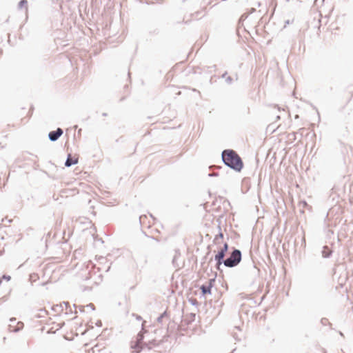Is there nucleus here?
I'll list each match as a JSON object with an SVG mask.
<instances>
[{
  "label": "nucleus",
  "instance_id": "nucleus-1",
  "mask_svg": "<svg viewBox=\"0 0 353 353\" xmlns=\"http://www.w3.org/2000/svg\"><path fill=\"white\" fill-rule=\"evenodd\" d=\"M224 163L231 168L240 171L243 168V162L240 157L233 150H224L222 153Z\"/></svg>",
  "mask_w": 353,
  "mask_h": 353
},
{
  "label": "nucleus",
  "instance_id": "nucleus-2",
  "mask_svg": "<svg viewBox=\"0 0 353 353\" xmlns=\"http://www.w3.org/2000/svg\"><path fill=\"white\" fill-rule=\"evenodd\" d=\"M140 222L142 226V229L144 232L149 236H151L156 240H159L160 238V232L157 228V225L154 223V220L151 217H148L146 215L141 216L140 217Z\"/></svg>",
  "mask_w": 353,
  "mask_h": 353
},
{
  "label": "nucleus",
  "instance_id": "nucleus-3",
  "mask_svg": "<svg viewBox=\"0 0 353 353\" xmlns=\"http://www.w3.org/2000/svg\"><path fill=\"white\" fill-rule=\"evenodd\" d=\"M214 242L218 245V252L214 256V259L217 261V264L221 265V261L228 251V245L226 242L223 241V234L222 233L215 236Z\"/></svg>",
  "mask_w": 353,
  "mask_h": 353
},
{
  "label": "nucleus",
  "instance_id": "nucleus-4",
  "mask_svg": "<svg viewBox=\"0 0 353 353\" xmlns=\"http://www.w3.org/2000/svg\"><path fill=\"white\" fill-rule=\"evenodd\" d=\"M241 260V253L239 250H234L230 258L227 259L224 261V264L227 267H234L236 266Z\"/></svg>",
  "mask_w": 353,
  "mask_h": 353
},
{
  "label": "nucleus",
  "instance_id": "nucleus-5",
  "mask_svg": "<svg viewBox=\"0 0 353 353\" xmlns=\"http://www.w3.org/2000/svg\"><path fill=\"white\" fill-rule=\"evenodd\" d=\"M143 340V335L139 334L135 340L132 341L131 342V348L133 350V352L135 353H139L142 346H141V341Z\"/></svg>",
  "mask_w": 353,
  "mask_h": 353
},
{
  "label": "nucleus",
  "instance_id": "nucleus-6",
  "mask_svg": "<svg viewBox=\"0 0 353 353\" xmlns=\"http://www.w3.org/2000/svg\"><path fill=\"white\" fill-rule=\"evenodd\" d=\"M81 324L77 321V319H75V321L71 324L72 329H75V330L72 332L71 338H72L73 336H78L79 334H83L85 333V330L81 329Z\"/></svg>",
  "mask_w": 353,
  "mask_h": 353
},
{
  "label": "nucleus",
  "instance_id": "nucleus-7",
  "mask_svg": "<svg viewBox=\"0 0 353 353\" xmlns=\"http://www.w3.org/2000/svg\"><path fill=\"white\" fill-rule=\"evenodd\" d=\"M63 324V321L60 319H57V321L50 320L48 325L50 326L49 332H55L57 330H59Z\"/></svg>",
  "mask_w": 353,
  "mask_h": 353
},
{
  "label": "nucleus",
  "instance_id": "nucleus-8",
  "mask_svg": "<svg viewBox=\"0 0 353 353\" xmlns=\"http://www.w3.org/2000/svg\"><path fill=\"white\" fill-rule=\"evenodd\" d=\"M63 134V130L58 128L56 131H52L49 133V138L51 141H54L57 140Z\"/></svg>",
  "mask_w": 353,
  "mask_h": 353
},
{
  "label": "nucleus",
  "instance_id": "nucleus-9",
  "mask_svg": "<svg viewBox=\"0 0 353 353\" xmlns=\"http://www.w3.org/2000/svg\"><path fill=\"white\" fill-rule=\"evenodd\" d=\"M214 281L213 279H211L209 282V284L208 285H202L201 287V290L202 291V294L203 295H205L207 294H211V288L212 287V283L214 282Z\"/></svg>",
  "mask_w": 353,
  "mask_h": 353
},
{
  "label": "nucleus",
  "instance_id": "nucleus-10",
  "mask_svg": "<svg viewBox=\"0 0 353 353\" xmlns=\"http://www.w3.org/2000/svg\"><path fill=\"white\" fill-rule=\"evenodd\" d=\"M78 163V158L77 157H72L71 154H69L68 157V159L65 161V166L70 167L72 165L77 164Z\"/></svg>",
  "mask_w": 353,
  "mask_h": 353
},
{
  "label": "nucleus",
  "instance_id": "nucleus-11",
  "mask_svg": "<svg viewBox=\"0 0 353 353\" xmlns=\"http://www.w3.org/2000/svg\"><path fill=\"white\" fill-rule=\"evenodd\" d=\"M68 307H70V303L68 302H63L59 305H56L53 307V310H63V308L67 309Z\"/></svg>",
  "mask_w": 353,
  "mask_h": 353
},
{
  "label": "nucleus",
  "instance_id": "nucleus-12",
  "mask_svg": "<svg viewBox=\"0 0 353 353\" xmlns=\"http://www.w3.org/2000/svg\"><path fill=\"white\" fill-rule=\"evenodd\" d=\"M17 325H18L17 330H19V329L22 328L23 324L21 322H18Z\"/></svg>",
  "mask_w": 353,
  "mask_h": 353
},
{
  "label": "nucleus",
  "instance_id": "nucleus-13",
  "mask_svg": "<svg viewBox=\"0 0 353 353\" xmlns=\"http://www.w3.org/2000/svg\"><path fill=\"white\" fill-rule=\"evenodd\" d=\"M22 3H27V1H25V0H22V1H20V3H19V4H20V6H22Z\"/></svg>",
  "mask_w": 353,
  "mask_h": 353
},
{
  "label": "nucleus",
  "instance_id": "nucleus-14",
  "mask_svg": "<svg viewBox=\"0 0 353 353\" xmlns=\"http://www.w3.org/2000/svg\"><path fill=\"white\" fill-rule=\"evenodd\" d=\"M1 283V281L0 280V284Z\"/></svg>",
  "mask_w": 353,
  "mask_h": 353
}]
</instances>
